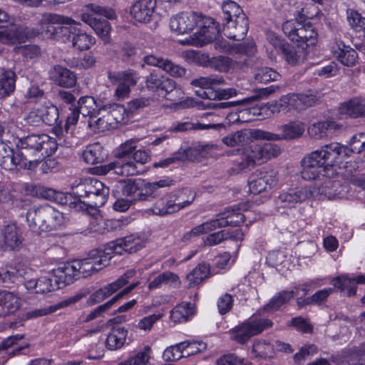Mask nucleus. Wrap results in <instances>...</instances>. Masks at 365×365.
Wrapping results in <instances>:
<instances>
[{"mask_svg": "<svg viewBox=\"0 0 365 365\" xmlns=\"http://www.w3.org/2000/svg\"><path fill=\"white\" fill-rule=\"evenodd\" d=\"M195 314V308L191 303L182 302L176 306L170 313V317L175 322H186Z\"/></svg>", "mask_w": 365, "mask_h": 365, "instance_id": "44", "label": "nucleus"}, {"mask_svg": "<svg viewBox=\"0 0 365 365\" xmlns=\"http://www.w3.org/2000/svg\"><path fill=\"white\" fill-rule=\"evenodd\" d=\"M294 296V291L282 290L274 295L269 302L265 304L263 309L267 312L279 310L282 305L289 302Z\"/></svg>", "mask_w": 365, "mask_h": 365, "instance_id": "43", "label": "nucleus"}, {"mask_svg": "<svg viewBox=\"0 0 365 365\" xmlns=\"http://www.w3.org/2000/svg\"><path fill=\"white\" fill-rule=\"evenodd\" d=\"M295 32L296 36L293 37L295 39L294 41L299 43H306L307 46H314L316 43L317 33L309 21L304 24H302L301 21H298V28Z\"/></svg>", "mask_w": 365, "mask_h": 365, "instance_id": "25", "label": "nucleus"}, {"mask_svg": "<svg viewBox=\"0 0 365 365\" xmlns=\"http://www.w3.org/2000/svg\"><path fill=\"white\" fill-rule=\"evenodd\" d=\"M252 352L256 356L271 357L274 353V346L265 341H257L253 344Z\"/></svg>", "mask_w": 365, "mask_h": 365, "instance_id": "63", "label": "nucleus"}, {"mask_svg": "<svg viewBox=\"0 0 365 365\" xmlns=\"http://www.w3.org/2000/svg\"><path fill=\"white\" fill-rule=\"evenodd\" d=\"M136 149L135 142L128 140L122 143L115 153V160L101 168V173L106 175L110 172L123 176L135 175L137 167L132 162L131 157Z\"/></svg>", "mask_w": 365, "mask_h": 365, "instance_id": "6", "label": "nucleus"}, {"mask_svg": "<svg viewBox=\"0 0 365 365\" xmlns=\"http://www.w3.org/2000/svg\"><path fill=\"white\" fill-rule=\"evenodd\" d=\"M88 192V200H83V203L91 207H98L103 206L109 195V188L96 179H86Z\"/></svg>", "mask_w": 365, "mask_h": 365, "instance_id": "16", "label": "nucleus"}, {"mask_svg": "<svg viewBox=\"0 0 365 365\" xmlns=\"http://www.w3.org/2000/svg\"><path fill=\"white\" fill-rule=\"evenodd\" d=\"M272 322L268 319H259L243 323L233 328L231 339L236 342L243 344L250 338L262 332L264 329L272 327Z\"/></svg>", "mask_w": 365, "mask_h": 365, "instance_id": "10", "label": "nucleus"}, {"mask_svg": "<svg viewBox=\"0 0 365 365\" xmlns=\"http://www.w3.org/2000/svg\"><path fill=\"white\" fill-rule=\"evenodd\" d=\"M87 12L81 14V20L89 25L97 35L107 41L110 31V24L101 16L108 19L115 18V12L110 8L91 4L86 6Z\"/></svg>", "mask_w": 365, "mask_h": 365, "instance_id": "7", "label": "nucleus"}, {"mask_svg": "<svg viewBox=\"0 0 365 365\" xmlns=\"http://www.w3.org/2000/svg\"><path fill=\"white\" fill-rule=\"evenodd\" d=\"M17 152L14 153L12 148L3 141L0 142V165L2 168L11 170L19 166Z\"/></svg>", "mask_w": 365, "mask_h": 365, "instance_id": "40", "label": "nucleus"}, {"mask_svg": "<svg viewBox=\"0 0 365 365\" xmlns=\"http://www.w3.org/2000/svg\"><path fill=\"white\" fill-rule=\"evenodd\" d=\"M341 125L333 120L319 121L308 128V133L311 138L319 140L328 135L329 131L339 130Z\"/></svg>", "mask_w": 365, "mask_h": 365, "instance_id": "26", "label": "nucleus"}, {"mask_svg": "<svg viewBox=\"0 0 365 365\" xmlns=\"http://www.w3.org/2000/svg\"><path fill=\"white\" fill-rule=\"evenodd\" d=\"M138 283L136 282L130 284L109 301L96 307L93 311H92L86 317L84 321L86 322H90L100 316L103 312L108 310L115 303H116L119 299L122 298L124 295H126L130 292H131L138 285Z\"/></svg>", "mask_w": 365, "mask_h": 365, "instance_id": "37", "label": "nucleus"}, {"mask_svg": "<svg viewBox=\"0 0 365 365\" xmlns=\"http://www.w3.org/2000/svg\"><path fill=\"white\" fill-rule=\"evenodd\" d=\"M195 93L200 98L211 101L227 100L237 95V91L234 88H218L214 90H208L207 91L199 90L196 91Z\"/></svg>", "mask_w": 365, "mask_h": 365, "instance_id": "39", "label": "nucleus"}, {"mask_svg": "<svg viewBox=\"0 0 365 365\" xmlns=\"http://www.w3.org/2000/svg\"><path fill=\"white\" fill-rule=\"evenodd\" d=\"M53 282H54L53 277H43L36 281L31 280L29 282L26 287L27 289L34 288L36 293L50 292L56 289V284H53Z\"/></svg>", "mask_w": 365, "mask_h": 365, "instance_id": "54", "label": "nucleus"}, {"mask_svg": "<svg viewBox=\"0 0 365 365\" xmlns=\"http://www.w3.org/2000/svg\"><path fill=\"white\" fill-rule=\"evenodd\" d=\"M254 77L256 81L267 83L278 81L281 76L274 69L269 67L255 68Z\"/></svg>", "mask_w": 365, "mask_h": 365, "instance_id": "52", "label": "nucleus"}, {"mask_svg": "<svg viewBox=\"0 0 365 365\" xmlns=\"http://www.w3.org/2000/svg\"><path fill=\"white\" fill-rule=\"evenodd\" d=\"M143 247L144 242L139 236L130 235L108 243L105 250L106 254L112 257L113 255H122L125 252L135 253Z\"/></svg>", "mask_w": 365, "mask_h": 365, "instance_id": "13", "label": "nucleus"}, {"mask_svg": "<svg viewBox=\"0 0 365 365\" xmlns=\"http://www.w3.org/2000/svg\"><path fill=\"white\" fill-rule=\"evenodd\" d=\"M255 166L253 160L248 158L247 155L243 152L242 155L235 160L234 165L230 169L233 174H239L250 171Z\"/></svg>", "mask_w": 365, "mask_h": 365, "instance_id": "60", "label": "nucleus"}, {"mask_svg": "<svg viewBox=\"0 0 365 365\" xmlns=\"http://www.w3.org/2000/svg\"><path fill=\"white\" fill-rule=\"evenodd\" d=\"M20 307V300L14 293L0 292V317L14 314Z\"/></svg>", "mask_w": 365, "mask_h": 365, "instance_id": "28", "label": "nucleus"}, {"mask_svg": "<svg viewBox=\"0 0 365 365\" xmlns=\"http://www.w3.org/2000/svg\"><path fill=\"white\" fill-rule=\"evenodd\" d=\"M123 194L126 197H130V200L145 201L148 200V194L145 188V184L143 188H139L135 180H128L125 182L122 190Z\"/></svg>", "mask_w": 365, "mask_h": 365, "instance_id": "41", "label": "nucleus"}, {"mask_svg": "<svg viewBox=\"0 0 365 365\" xmlns=\"http://www.w3.org/2000/svg\"><path fill=\"white\" fill-rule=\"evenodd\" d=\"M53 272L56 289H62L79 279L76 267L73 261L60 264Z\"/></svg>", "mask_w": 365, "mask_h": 365, "instance_id": "17", "label": "nucleus"}, {"mask_svg": "<svg viewBox=\"0 0 365 365\" xmlns=\"http://www.w3.org/2000/svg\"><path fill=\"white\" fill-rule=\"evenodd\" d=\"M365 134L354 135L350 140L349 147L337 142L322 146L319 149L306 155L302 162V178L306 180H315L328 175V171L334 165H340L352 153H361V139Z\"/></svg>", "mask_w": 365, "mask_h": 365, "instance_id": "1", "label": "nucleus"}, {"mask_svg": "<svg viewBox=\"0 0 365 365\" xmlns=\"http://www.w3.org/2000/svg\"><path fill=\"white\" fill-rule=\"evenodd\" d=\"M333 53L336 58L346 66H354L358 58L357 52L343 42L334 47Z\"/></svg>", "mask_w": 365, "mask_h": 365, "instance_id": "32", "label": "nucleus"}, {"mask_svg": "<svg viewBox=\"0 0 365 365\" xmlns=\"http://www.w3.org/2000/svg\"><path fill=\"white\" fill-rule=\"evenodd\" d=\"M346 19L350 27L355 31H363L365 38V18L357 10L347 9Z\"/></svg>", "mask_w": 365, "mask_h": 365, "instance_id": "53", "label": "nucleus"}, {"mask_svg": "<svg viewBox=\"0 0 365 365\" xmlns=\"http://www.w3.org/2000/svg\"><path fill=\"white\" fill-rule=\"evenodd\" d=\"M280 140H294L300 138L305 130V125L300 121H290L279 128Z\"/></svg>", "mask_w": 365, "mask_h": 365, "instance_id": "38", "label": "nucleus"}, {"mask_svg": "<svg viewBox=\"0 0 365 365\" xmlns=\"http://www.w3.org/2000/svg\"><path fill=\"white\" fill-rule=\"evenodd\" d=\"M187 192L189 193L190 197L186 200H183L182 195L175 197L174 200L165 198L160 199L152 207L151 210L153 213L156 215L164 216L178 212L190 205L195 199V194L190 190H186L182 194H187Z\"/></svg>", "mask_w": 365, "mask_h": 365, "instance_id": "14", "label": "nucleus"}, {"mask_svg": "<svg viewBox=\"0 0 365 365\" xmlns=\"http://www.w3.org/2000/svg\"><path fill=\"white\" fill-rule=\"evenodd\" d=\"M173 31L179 34L192 31L195 27L200 30L188 38L182 41V44L201 47L212 41L219 34V24L212 18L195 11L182 12L170 20Z\"/></svg>", "mask_w": 365, "mask_h": 365, "instance_id": "2", "label": "nucleus"}, {"mask_svg": "<svg viewBox=\"0 0 365 365\" xmlns=\"http://www.w3.org/2000/svg\"><path fill=\"white\" fill-rule=\"evenodd\" d=\"M278 182L277 172L272 169L257 170L248 180L250 191L257 195L275 187Z\"/></svg>", "mask_w": 365, "mask_h": 365, "instance_id": "11", "label": "nucleus"}, {"mask_svg": "<svg viewBox=\"0 0 365 365\" xmlns=\"http://www.w3.org/2000/svg\"><path fill=\"white\" fill-rule=\"evenodd\" d=\"M312 192L307 187L290 188L286 192H282L278 197V202L285 207H293L297 203L310 198Z\"/></svg>", "mask_w": 365, "mask_h": 365, "instance_id": "22", "label": "nucleus"}, {"mask_svg": "<svg viewBox=\"0 0 365 365\" xmlns=\"http://www.w3.org/2000/svg\"><path fill=\"white\" fill-rule=\"evenodd\" d=\"M294 98L295 110L299 111L317 105L321 100V97L314 93L294 94Z\"/></svg>", "mask_w": 365, "mask_h": 365, "instance_id": "48", "label": "nucleus"}, {"mask_svg": "<svg viewBox=\"0 0 365 365\" xmlns=\"http://www.w3.org/2000/svg\"><path fill=\"white\" fill-rule=\"evenodd\" d=\"M222 9L225 22L238 19L240 16L246 15L236 2L230 0L224 1Z\"/></svg>", "mask_w": 365, "mask_h": 365, "instance_id": "56", "label": "nucleus"}, {"mask_svg": "<svg viewBox=\"0 0 365 365\" xmlns=\"http://www.w3.org/2000/svg\"><path fill=\"white\" fill-rule=\"evenodd\" d=\"M76 108L78 112L84 117H88L91 118V116L94 115L97 113V105L95 99L91 96H83L77 101Z\"/></svg>", "mask_w": 365, "mask_h": 365, "instance_id": "51", "label": "nucleus"}, {"mask_svg": "<svg viewBox=\"0 0 365 365\" xmlns=\"http://www.w3.org/2000/svg\"><path fill=\"white\" fill-rule=\"evenodd\" d=\"M232 66V59L227 56H218L210 59L209 67L221 73L228 72Z\"/></svg>", "mask_w": 365, "mask_h": 365, "instance_id": "59", "label": "nucleus"}, {"mask_svg": "<svg viewBox=\"0 0 365 365\" xmlns=\"http://www.w3.org/2000/svg\"><path fill=\"white\" fill-rule=\"evenodd\" d=\"M111 257L106 254V250H91L88 257L73 260L79 279L92 275L109 264Z\"/></svg>", "mask_w": 365, "mask_h": 365, "instance_id": "8", "label": "nucleus"}, {"mask_svg": "<svg viewBox=\"0 0 365 365\" xmlns=\"http://www.w3.org/2000/svg\"><path fill=\"white\" fill-rule=\"evenodd\" d=\"M33 192L38 197L53 201L61 205H66L68 202L67 195L65 193L40 185L34 187Z\"/></svg>", "mask_w": 365, "mask_h": 365, "instance_id": "36", "label": "nucleus"}, {"mask_svg": "<svg viewBox=\"0 0 365 365\" xmlns=\"http://www.w3.org/2000/svg\"><path fill=\"white\" fill-rule=\"evenodd\" d=\"M71 41L73 46L79 51H86L95 44L96 39L91 35L76 29L73 32Z\"/></svg>", "mask_w": 365, "mask_h": 365, "instance_id": "45", "label": "nucleus"}, {"mask_svg": "<svg viewBox=\"0 0 365 365\" xmlns=\"http://www.w3.org/2000/svg\"><path fill=\"white\" fill-rule=\"evenodd\" d=\"M248 29V19L246 15H242L238 16V19L225 22L223 32L224 34L230 39L241 41L247 34Z\"/></svg>", "mask_w": 365, "mask_h": 365, "instance_id": "20", "label": "nucleus"}, {"mask_svg": "<svg viewBox=\"0 0 365 365\" xmlns=\"http://www.w3.org/2000/svg\"><path fill=\"white\" fill-rule=\"evenodd\" d=\"M9 26H10L9 28L7 26L0 31V41L5 44L21 43L41 34L38 29L17 26L12 24L11 21Z\"/></svg>", "mask_w": 365, "mask_h": 365, "instance_id": "12", "label": "nucleus"}, {"mask_svg": "<svg viewBox=\"0 0 365 365\" xmlns=\"http://www.w3.org/2000/svg\"><path fill=\"white\" fill-rule=\"evenodd\" d=\"M143 60L146 64L158 67L173 77L180 78L186 74V69L185 68L174 63L168 58L148 55L144 56Z\"/></svg>", "mask_w": 365, "mask_h": 365, "instance_id": "18", "label": "nucleus"}, {"mask_svg": "<svg viewBox=\"0 0 365 365\" xmlns=\"http://www.w3.org/2000/svg\"><path fill=\"white\" fill-rule=\"evenodd\" d=\"M128 333V330L124 327H113L106 341L107 349L110 351L121 349L126 344Z\"/></svg>", "mask_w": 365, "mask_h": 365, "instance_id": "29", "label": "nucleus"}, {"mask_svg": "<svg viewBox=\"0 0 365 365\" xmlns=\"http://www.w3.org/2000/svg\"><path fill=\"white\" fill-rule=\"evenodd\" d=\"M267 39L270 45L281 55L282 58L289 65H299L306 58V51L303 48L294 47L285 39L274 33H268Z\"/></svg>", "mask_w": 365, "mask_h": 365, "instance_id": "9", "label": "nucleus"}, {"mask_svg": "<svg viewBox=\"0 0 365 365\" xmlns=\"http://www.w3.org/2000/svg\"><path fill=\"white\" fill-rule=\"evenodd\" d=\"M145 85L149 91L157 93L159 96L168 98V95L176 91L175 82L156 71H153L145 78Z\"/></svg>", "mask_w": 365, "mask_h": 365, "instance_id": "15", "label": "nucleus"}, {"mask_svg": "<svg viewBox=\"0 0 365 365\" xmlns=\"http://www.w3.org/2000/svg\"><path fill=\"white\" fill-rule=\"evenodd\" d=\"M29 227L34 232H51L66 226L64 215L49 205L31 207L26 213Z\"/></svg>", "mask_w": 365, "mask_h": 365, "instance_id": "4", "label": "nucleus"}, {"mask_svg": "<svg viewBox=\"0 0 365 365\" xmlns=\"http://www.w3.org/2000/svg\"><path fill=\"white\" fill-rule=\"evenodd\" d=\"M102 109V114H105L106 120L110 123L112 129L117 128L120 124L125 123L126 109L120 105L113 104L105 106Z\"/></svg>", "mask_w": 365, "mask_h": 365, "instance_id": "27", "label": "nucleus"}, {"mask_svg": "<svg viewBox=\"0 0 365 365\" xmlns=\"http://www.w3.org/2000/svg\"><path fill=\"white\" fill-rule=\"evenodd\" d=\"M82 298L81 295H75L63 300L55 305L50 306L48 308L36 309L35 310L29 311L26 313L27 319H34L39 317L45 316L48 314L56 312V310L66 307L71 304H75Z\"/></svg>", "mask_w": 365, "mask_h": 365, "instance_id": "35", "label": "nucleus"}, {"mask_svg": "<svg viewBox=\"0 0 365 365\" xmlns=\"http://www.w3.org/2000/svg\"><path fill=\"white\" fill-rule=\"evenodd\" d=\"M107 156L106 151L99 143L88 145L82 153L84 161L91 165L103 163Z\"/></svg>", "mask_w": 365, "mask_h": 365, "instance_id": "34", "label": "nucleus"}, {"mask_svg": "<svg viewBox=\"0 0 365 365\" xmlns=\"http://www.w3.org/2000/svg\"><path fill=\"white\" fill-rule=\"evenodd\" d=\"M21 243L22 237L16 225L11 224L4 227L0 239V246L4 250H17Z\"/></svg>", "mask_w": 365, "mask_h": 365, "instance_id": "23", "label": "nucleus"}, {"mask_svg": "<svg viewBox=\"0 0 365 365\" xmlns=\"http://www.w3.org/2000/svg\"><path fill=\"white\" fill-rule=\"evenodd\" d=\"M105 114H102V109H98L97 113L88 118V127L96 133H103L112 129L106 120Z\"/></svg>", "mask_w": 365, "mask_h": 365, "instance_id": "49", "label": "nucleus"}, {"mask_svg": "<svg viewBox=\"0 0 365 365\" xmlns=\"http://www.w3.org/2000/svg\"><path fill=\"white\" fill-rule=\"evenodd\" d=\"M42 124L53 125L58 118V110L54 106L42 107L39 108Z\"/></svg>", "mask_w": 365, "mask_h": 365, "instance_id": "61", "label": "nucleus"}, {"mask_svg": "<svg viewBox=\"0 0 365 365\" xmlns=\"http://www.w3.org/2000/svg\"><path fill=\"white\" fill-rule=\"evenodd\" d=\"M338 185V182L331 181L328 178H326L322 183L317 182L313 186H308L309 190L312 192L310 193V198L318 197H321L322 196H324L328 199L334 198L336 195L334 187Z\"/></svg>", "mask_w": 365, "mask_h": 365, "instance_id": "30", "label": "nucleus"}, {"mask_svg": "<svg viewBox=\"0 0 365 365\" xmlns=\"http://www.w3.org/2000/svg\"><path fill=\"white\" fill-rule=\"evenodd\" d=\"M244 153L247 158L253 160V164L262 163L264 162L262 145H251L244 148Z\"/></svg>", "mask_w": 365, "mask_h": 365, "instance_id": "64", "label": "nucleus"}, {"mask_svg": "<svg viewBox=\"0 0 365 365\" xmlns=\"http://www.w3.org/2000/svg\"><path fill=\"white\" fill-rule=\"evenodd\" d=\"M156 7V0H135L130 7V15L137 21H150Z\"/></svg>", "mask_w": 365, "mask_h": 365, "instance_id": "21", "label": "nucleus"}, {"mask_svg": "<svg viewBox=\"0 0 365 365\" xmlns=\"http://www.w3.org/2000/svg\"><path fill=\"white\" fill-rule=\"evenodd\" d=\"M16 74L11 70H5L0 75V96H9L15 89Z\"/></svg>", "mask_w": 365, "mask_h": 365, "instance_id": "47", "label": "nucleus"}, {"mask_svg": "<svg viewBox=\"0 0 365 365\" xmlns=\"http://www.w3.org/2000/svg\"><path fill=\"white\" fill-rule=\"evenodd\" d=\"M76 21L62 15L44 13L38 21L41 34L44 33L48 38L67 42L71 40L76 28L72 26Z\"/></svg>", "mask_w": 365, "mask_h": 365, "instance_id": "5", "label": "nucleus"}, {"mask_svg": "<svg viewBox=\"0 0 365 365\" xmlns=\"http://www.w3.org/2000/svg\"><path fill=\"white\" fill-rule=\"evenodd\" d=\"M178 275L171 272H165L154 278L148 284L149 289H154L160 287L163 284H168L175 282L178 280Z\"/></svg>", "mask_w": 365, "mask_h": 365, "instance_id": "58", "label": "nucleus"}, {"mask_svg": "<svg viewBox=\"0 0 365 365\" xmlns=\"http://www.w3.org/2000/svg\"><path fill=\"white\" fill-rule=\"evenodd\" d=\"M339 113L351 118L365 116V100L358 97L351 98L341 105Z\"/></svg>", "mask_w": 365, "mask_h": 365, "instance_id": "31", "label": "nucleus"}, {"mask_svg": "<svg viewBox=\"0 0 365 365\" xmlns=\"http://www.w3.org/2000/svg\"><path fill=\"white\" fill-rule=\"evenodd\" d=\"M17 159L20 168L33 170L38 165V159L54 153L57 149L55 141L48 135H30L16 143Z\"/></svg>", "mask_w": 365, "mask_h": 365, "instance_id": "3", "label": "nucleus"}, {"mask_svg": "<svg viewBox=\"0 0 365 365\" xmlns=\"http://www.w3.org/2000/svg\"><path fill=\"white\" fill-rule=\"evenodd\" d=\"M332 284L341 292L351 296L356 292L357 284H365V276L359 275L356 277L349 278L346 275H341L334 278L332 280Z\"/></svg>", "mask_w": 365, "mask_h": 365, "instance_id": "24", "label": "nucleus"}, {"mask_svg": "<svg viewBox=\"0 0 365 365\" xmlns=\"http://www.w3.org/2000/svg\"><path fill=\"white\" fill-rule=\"evenodd\" d=\"M118 290V289L116 288L115 284L113 282L110 283L91 294L88 299V304L90 305L98 304L112 295Z\"/></svg>", "mask_w": 365, "mask_h": 365, "instance_id": "55", "label": "nucleus"}, {"mask_svg": "<svg viewBox=\"0 0 365 365\" xmlns=\"http://www.w3.org/2000/svg\"><path fill=\"white\" fill-rule=\"evenodd\" d=\"M243 236L244 234L241 230H236L235 231L223 230L208 235L204 240V242L208 246H215L227 240H242Z\"/></svg>", "mask_w": 365, "mask_h": 365, "instance_id": "33", "label": "nucleus"}, {"mask_svg": "<svg viewBox=\"0 0 365 365\" xmlns=\"http://www.w3.org/2000/svg\"><path fill=\"white\" fill-rule=\"evenodd\" d=\"M190 83L194 87L200 88V90L207 91L208 90H214V86L224 85L225 81L222 76L210 75L195 78L192 80Z\"/></svg>", "mask_w": 365, "mask_h": 365, "instance_id": "46", "label": "nucleus"}, {"mask_svg": "<svg viewBox=\"0 0 365 365\" xmlns=\"http://www.w3.org/2000/svg\"><path fill=\"white\" fill-rule=\"evenodd\" d=\"M22 277L21 273L11 266H6L0 268V282L8 285L14 283Z\"/></svg>", "mask_w": 365, "mask_h": 365, "instance_id": "57", "label": "nucleus"}, {"mask_svg": "<svg viewBox=\"0 0 365 365\" xmlns=\"http://www.w3.org/2000/svg\"><path fill=\"white\" fill-rule=\"evenodd\" d=\"M49 78L57 86L63 88H73L76 86L77 78L73 71L61 65L52 66L48 72Z\"/></svg>", "mask_w": 365, "mask_h": 365, "instance_id": "19", "label": "nucleus"}, {"mask_svg": "<svg viewBox=\"0 0 365 365\" xmlns=\"http://www.w3.org/2000/svg\"><path fill=\"white\" fill-rule=\"evenodd\" d=\"M209 274V266L205 263L199 264L187 275L189 286L192 287L200 284Z\"/></svg>", "mask_w": 365, "mask_h": 365, "instance_id": "50", "label": "nucleus"}, {"mask_svg": "<svg viewBox=\"0 0 365 365\" xmlns=\"http://www.w3.org/2000/svg\"><path fill=\"white\" fill-rule=\"evenodd\" d=\"M163 357L165 361H178L185 356L182 342L168 347L163 352Z\"/></svg>", "mask_w": 365, "mask_h": 365, "instance_id": "62", "label": "nucleus"}, {"mask_svg": "<svg viewBox=\"0 0 365 365\" xmlns=\"http://www.w3.org/2000/svg\"><path fill=\"white\" fill-rule=\"evenodd\" d=\"M108 78L112 83L118 82L126 83L128 86H134L140 79L138 72L134 70L128 69L123 71L108 73Z\"/></svg>", "mask_w": 365, "mask_h": 365, "instance_id": "42", "label": "nucleus"}]
</instances>
